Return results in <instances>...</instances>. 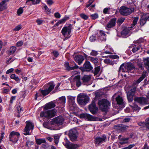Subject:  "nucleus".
<instances>
[{
    "instance_id": "nucleus-56",
    "label": "nucleus",
    "mask_w": 149,
    "mask_h": 149,
    "mask_svg": "<svg viewBox=\"0 0 149 149\" xmlns=\"http://www.w3.org/2000/svg\"><path fill=\"white\" fill-rule=\"evenodd\" d=\"M91 17L92 19H96L98 18V15L97 14L95 13L92 15Z\"/></svg>"
},
{
    "instance_id": "nucleus-24",
    "label": "nucleus",
    "mask_w": 149,
    "mask_h": 149,
    "mask_svg": "<svg viewBox=\"0 0 149 149\" xmlns=\"http://www.w3.org/2000/svg\"><path fill=\"white\" fill-rule=\"evenodd\" d=\"M9 0H4L2 1L0 3V11H2L7 8V5L6 3Z\"/></svg>"
},
{
    "instance_id": "nucleus-50",
    "label": "nucleus",
    "mask_w": 149,
    "mask_h": 149,
    "mask_svg": "<svg viewBox=\"0 0 149 149\" xmlns=\"http://www.w3.org/2000/svg\"><path fill=\"white\" fill-rule=\"evenodd\" d=\"M147 19H140V23L142 26H143L146 23Z\"/></svg>"
},
{
    "instance_id": "nucleus-33",
    "label": "nucleus",
    "mask_w": 149,
    "mask_h": 149,
    "mask_svg": "<svg viewBox=\"0 0 149 149\" xmlns=\"http://www.w3.org/2000/svg\"><path fill=\"white\" fill-rule=\"evenodd\" d=\"M51 146L52 145H49L48 143L46 142L44 143V144L42 145L41 147L43 149H51Z\"/></svg>"
},
{
    "instance_id": "nucleus-14",
    "label": "nucleus",
    "mask_w": 149,
    "mask_h": 149,
    "mask_svg": "<svg viewBox=\"0 0 149 149\" xmlns=\"http://www.w3.org/2000/svg\"><path fill=\"white\" fill-rule=\"evenodd\" d=\"M63 143L65 146L68 149H76L79 146L77 144H73L68 141H66L65 143Z\"/></svg>"
},
{
    "instance_id": "nucleus-44",
    "label": "nucleus",
    "mask_w": 149,
    "mask_h": 149,
    "mask_svg": "<svg viewBox=\"0 0 149 149\" xmlns=\"http://www.w3.org/2000/svg\"><path fill=\"white\" fill-rule=\"evenodd\" d=\"M54 137V138L55 143L56 144H57L58 143L59 136L58 135H55Z\"/></svg>"
},
{
    "instance_id": "nucleus-29",
    "label": "nucleus",
    "mask_w": 149,
    "mask_h": 149,
    "mask_svg": "<svg viewBox=\"0 0 149 149\" xmlns=\"http://www.w3.org/2000/svg\"><path fill=\"white\" fill-rule=\"evenodd\" d=\"M148 75L147 73L145 71L143 72L142 74V76L137 80V83L140 82L143 79H144Z\"/></svg>"
},
{
    "instance_id": "nucleus-38",
    "label": "nucleus",
    "mask_w": 149,
    "mask_h": 149,
    "mask_svg": "<svg viewBox=\"0 0 149 149\" xmlns=\"http://www.w3.org/2000/svg\"><path fill=\"white\" fill-rule=\"evenodd\" d=\"M49 86L47 89L50 92L54 88L55 85L52 82L49 83Z\"/></svg>"
},
{
    "instance_id": "nucleus-10",
    "label": "nucleus",
    "mask_w": 149,
    "mask_h": 149,
    "mask_svg": "<svg viewBox=\"0 0 149 149\" xmlns=\"http://www.w3.org/2000/svg\"><path fill=\"white\" fill-rule=\"evenodd\" d=\"M107 139V137L105 134H103L101 137H97L95 139V143L97 146H99L104 142Z\"/></svg>"
},
{
    "instance_id": "nucleus-26",
    "label": "nucleus",
    "mask_w": 149,
    "mask_h": 149,
    "mask_svg": "<svg viewBox=\"0 0 149 149\" xmlns=\"http://www.w3.org/2000/svg\"><path fill=\"white\" fill-rule=\"evenodd\" d=\"M16 50V48L14 46H12L10 47L9 50L7 51V53L9 55H10L13 54L15 52Z\"/></svg>"
},
{
    "instance_id": "nucleus-32",
    "label": "nucleus",
    "mask_w": 149,
    "mask_h": 149,
    "mask_svg": "<svg viewBox=\"0 0 149 149\" xmlns=\"http://www.w3.org/2000/svg\"><path fill=\"white\" fill-rule=\"evenodd\" d=\"M88 60L93 62L95 65L98 63V59L91 56L88 57Z\"/></svg>"
},
{
    "instance_id": "nucleus-34",
    "label": "nucleus",
    "mask_w": 149,
    "mask_h": 149,
    "mask_svg": "<svg viewBox=\"0 0 149 149\" xmlns=\"http://www.w3.org/2000/svg\"><path fill=\"white\" fill-rule=\"evenodd\" d=\"M128 139L129 138H123L120 139L119 143L121 145L125 144L127 142V141Z\"/></svg>"
},
{
    "instance_id": "nucleus-19",
    "label": "nucleus",
    "mask_w": 149,
    "mask_h": 149,
    "mask_svg": "<svg viewBox=\"0 0 149 149\" xmlns=\"http://www.w3.org/2000/svg\"><path fill=\"white\" fill-rule=\"evenodd\" d=\"M125 70L128 73H133L135 67L132 64H128L125 66Z\"/></svg>"
},
{
    "instance_id": "nucleus-40",
    "label": "nucleus",
    "mask_w": 149,
    "mask_h": 149,
    "mask_svg": "<svg viewBox=\"0 0 149 149\" xmlns=\"http://www.w3.org/2000/svg\"><path fill=\"white\" fill-rule=\"evenodd\" d=\"M34 143V142L33 141H27L26 143V146L29 148L31 146L33 145Z\"/></svg>"
},
{
    "instance_id": "nucleus-58",
    "label": "nucleus",
    "mask_w": 149,
    "mask_h": 149,
    "mask_svg": "<svg viewBox=\"0 0 149 149\" xmlns=\"http://www.w3.org/2000/svg\"><path fill=\"white\" fill-rule=\"evenodd\" d=\"M54 16L56 18H60L61 17V15L58 12H56L54 14Z\"/></svg>"
},
{
    "instance_id": "nucleus-30",
    "label": "nucleus",
    "mask_w": 149,
    "mask_h": 149,
    "mask_svg": "<svg viewBox=\"0 0 149 149\" xmlns=\"http://www.w3.org/2000/svg\"><path fill=\"white\" fill-rule=\"evenodd\" d=\"M91 77L89 75H84L82 77L81 80L83 82L86 83L88 82L91 79Z\"/></svg>"
},
{
    "instance_id": "nucleus-18",
    "label": "nucleus",
    "mask_w": 149,
    "mask_h": 149,
    "mask_svg": "<svg viewBox=\"0 0 149 149\" xmlns=\"http://www.w3.org/2000/svg\"><path fill=\"white\" fill-rule=\"evenodd\" d=\"M53 120L54 123L59 125H62L64 121V119L63 117L60 116L54 118Z\"/></svg>"
},
{
    "instance_id": "nucleus-37",
    "label": "nucleus",
    "mask_w": 149,
    "mask_h": 149,
    "mask_svg": "<svg viewBox=\"0 0 149 149\" xmlns=\"http://www.w3.org/2000/svg\"><path fill=\"white\" fill-rule=\"evenodd\" d=\"M59 102L63 105L65 102V96H62L59 98Z\"/></svg>"
},
{
    "instance_id": "nucleus-62",
    "label": "nucleus",
    "mask_w": 149,
    "mask_h": 149,
    "mask_svg": "<svg viewBox=\"0 0 149 149\" xmlns=\"http://www.w3.org/2000/svg\"><path fill=\"white\" fill-rule=\"evenodd\" d=\"M43 21L41 19H37L36 22L38 25H40L43 22Z\"/></svg>"
},
{
    "instance_id": "nucleus-47",
    "label": "nucleus",
    "mask_w": 149,
    "mask_h": 149,
    "mask_svg": "<svg viewBox=\"0 0 149 149\" xmlns=\"http://www.w3.org/2000/svg\"><path fill=\"white\" fill-rule=\"evenodd\" d=\"M23 11V10L22 8V7H20L19 8V9L17 10V14L18 15H19L21 14Z\"/></svg>"
},
{
    "instance_id": "nucleus-53",
    "label": "nucleus",
    "mask_w": 149,
    "mask_h": 149,
    "mask_svg": "<svg viewBox=\"0 0 149 149\" xmlns=\"http://www.w3.org/2000/svg\"><path fill=\"white\" fill-rule=\"evenodd\" d=\"M124 19H118L117 21L118 24L120 25L124 21Z\"/></svg>"
},
{
    "instance_id": "nucleus-63",
    "label": "nucleus",
    "mask_w": 149,
    "mask_h": 149,
    "mask_svg": "<svg viewBox=\"0 0 149 149\" xmlns=\"http://www.w3.org/2000/svg\"><path fill=\"white\" fill-rule=\"evenodd\" d=\"M142 149H149V147L148 146L147 143H145L143 148Z\"/></svg>"
},
{
    "instance_id": "nucleus-35",
    "label": "nucleus",
    "mask_w": 149,
    "mask_h": 149,
    "mask_svg": "<svg viewBox=\"0 0 149 149\" xmlns=\"http://www.w3.org/2000/svg\"><path fill=\"white\" fill-rule=\"evenodd\" d=\"M130 106L134 110L136 111H139L140 109V108L139 107H138L137 105L134 104H130Z\"/></svg>"
},
{
    "instance_id": "nucleus-13",
    "label": "nucleus",
    "mask_w": 149,
    "mask_h": 149,
    "mask_svg": "<svg viewBox=\"0 0 149 149\" xmlns=\"http://www.w3.org/2000/svg\"><path fill=\"white\" fill-rule=\"evenodd\" d=\"M93 67L91 65L90 63L88 61H86L83 65V70L87 72L92 71L93 72Z\"/></svg>"
},
{
    "instance_id": "nucleus-57",
    "label": "nucleus",
    "mask_w": 149,
    "mask_h": 149,
    "mask_svg": "<svg viewBox=\"0 0 149 149\" xmlns=\"http://www.w3.org/2000/svg\"><path fill=\"white\" fill-rule=\"evenodd\" d=\"M108 56L109 57V58H111L113 59L118 58V56L116 55L109 56H106V57H107Z\"/></svg>"
},
{
    "instance_id": "nucleus-23",
    "label": "nucleus",
    "mask_w": 149,
    "mask_h": 149,
    "mask_svg": "<svg viewBox=\"0 0 149 149\" xmlns=\"http://www.w3.org/2000/svg\"><path fill=\"white\" fill-rule=\"evenodd\" d=\"M116 19H111L106 27V29L108 30L109 28L114 26L116 24Z\"/></svg>"
},
{
    "instance_id": "nucleus-48",
    "label": "nucleus",
    "mask_w": 149,
    "mask_h": 149,
    "mask_svg": "<svg viewBox=\"0 0 149 149\" xmlns=\"http://www.w3.org/2000/svg\"><path fill=\"white\" fill-rule=\"evenodd\" d=\"M98 54L97 52L94 50H92L90 53V55L92 56H95Z\"/></svg>"
},
{
    "instance_id": "nucleus-45",
    "label": "nucleus",
    "mask_w": 149,
    "mask_h": 149,
    "mask_svg": "<svg viewBox=\"0 0 149 149\" xmlns=\"http://www.w3.org/2000/svg\"><path fill=\"white\" fill-rule=\"evenodd\" d=\"M17 109L18 113H19L22 111H23V107L20 105L17 106Z\"/></svg>"
},
{
    "instance_id": "nucleus-8",
    "label": "nucleus",
    "mask_w": 149,
    "mask_h": 149,
    "mask_svg": "<svg viewBox=\"0 0 149 149\" xmlns=\"http://www.w3.org/2000/svg\"><path fill=\"white\" fill-rule=\"evenodd\" d=\"M77 131L75 129H71L69 132L68 136L71 140L72 141H76L77 137Z\"/></svg>"
},
{
    "instance_id": "nucleus-6",
    "label": "nucleus",
    "mask_w": 149,
    "mask_h": 149,
    "mask_svg": "<svg viewBox=\"0 0 149 149\" xmlns=\"http://www.w3.org/2000/svg\"><path fill=\"white\" fill-rule=\"evenodd\" d=\"M64 66L66 70L68 71L78 68V66L74 61L70 63H69L68 62H65L64 64Z\"/></svg>"
},
{
    "instance_id": "nucleus-59",
    "label": "nucleus",
    "mask_w": 149,
    "mask_h": 149,
    "mask_svg": "<svg viewBox=\"0 0 149 149\" xmlns=\"http://www.w3.org/2000/svg\"><path fill=\"white\" fill-rule=\"evenodd\" d=\"M104 61L105 63L107 64H109L111 65L112 63L111 61L109 59H105L104 60Z\"/></svg>"
},
{
    "instance_id": "nucleus-1",
    "label": "nucleus",
    "mask_w": 149,
    "mask_h": 149,
    "mask_svg": "<svg viewBox=\"0 0 149 149\" xmlns=\"http://www.w3.org/2000/svg\"><path fill=\"white\" fill-rule=\"evenodd\" d=\"M55 106L54 103L52 102L47 104L44 107L45 110L40 113V116L42 117H45L48 119L54 117L56 114V110L55 109L51 110H48V109L53 108Z\"/></svg>"
},
{
    "instance_id": "nucleus-31",
    "label": "nucleus",
    "mask_w": 149,
    "mask_h": 149,
    "mask_svg": "<svg viewBox=\"0 0 149 149\" xmlns=\"http://www.w3.org/2000/svg\"><path fill=\"white\" fill-rule=\"evenodd\" d=\"M36 141V143L38 145H40L42 143H46V140L45 139H37L35 138Z\"/></svg>"
},
{
    "instance_id": "nucleus-28",
    "label": "nucleus",
    "mask_w": 149,
    "mask_h": 149,
    "mask_svg": "<svg viewBox=\"0 0 149 149\" xmlns=\"http://www.w3.org/2000/svg\"><path fill=\"white\" fill-rule=\"evenodd\" d=\"M40 1V0H36V1L35 0H27L26 3L28 5H31V1L33 4L35 5L39 3Z\"/></svg>"
},
{
    "instance_id": "nucleus-5",
    "label": "nucleus",
    "mask_w": 149,
    "mask_h": 149,
    "mask_svg": "<svg viewBox=\"0 0 149 149\" xmlns=\"http://www.w3.org/2000/svg\"><path fill=\"white\" fill-rule=\"evenodd\" d=\"M19 135L20 134L18 132L12 131L9 135L10 141L14 143H16L19 137Z\"/></svg>"
},
{
    "instance_id": "nucleus-61",
    "label": "nucleus",
    "mask_w": 149,
    "mask_h": 149,
    "mask_svg": "<svg viewBox=\"0 0 149 149\" xmlns=\"http://www.w3.org/2000/svg\"><path fill=\"white\" fill-rule=\"evenodd\" d=\"M46 2L47 3L49 6L52 4L54 3V2L52 0H47Z\"/></svg>"
},
{
    "instance_id": "nucleus-15",
    "label": "nucleus",
    "mask_w": 149,
    "mask_h": 149,
    "mask_svg": "<svg viewBox=\"0 0 149 149\" xmlns=\"http://www.w3.org/2000/svg\"><path fill=\"white\" fill-rule=\"evenodd\" d=\"M80 117L81 118L87 119L88 120L93 121L95 120L94 117L93 116L86 113H83L80 115Z\"/></svg>"
},
{
    "instance_id": "nucleus-36",
    "label": "nucleus",
    "mask_w": 149,
    "mask_h": 149,
    "mask_svg": "<svg viewBox=\"0 0 149 149\" xmlns=\"http://www.w3.org/2000/svg\"><path fill=\"white\" fill-rule=\"evenodd\" d=\"M100 66H96L95 68V70L93 72L94 75L95 76L98 74L100 70Z\"/></svg>"
},
{
    "instance_id": "nucleus-9",
    "label": "nucleus",
    "mask_w": 149,
    "mask_h": 149,
    "mask_svg": "<svg viewBox=\"0 0 149 149\" xmlns=\"http://www.w3.org/2000/svg\"><path fill=\"white\" fill-rule=\"evenodd\" d=\"M72 26L70 24L68 26L63 28L61 31L62 34L65 37H68L71 33Z\"/></svg>"
},
{
    "instance_id": "nucleus-4",
    "label": "nucleus",
    "mask_w": 149,
    "mask_h": 149,
    "mask_svg": "<svg viewBox=\"0 0 149 149\" xmlns=\"http://www.w3.org/2000/svg\"><path fill=\"white\" fill-rule=\"evenodd\" d=\"M77 100L79 104L85 105L89 101V97L84 94H79L77 97Z\"/></svg>"
},
{
    "instance_id": "nucleus-51",
    "label": "nucleus",
    "mask_w": 149,
    "mask_h": 149,
    "mask_svg": "<svg viewBox=\"0 0 149 149\" xmlns=\"http://www.w3.org/2000/svg\"><path fill=\"white\" fill-rule=\"evenodd\" d=\"M21 28V26L20 25H18L16 26L14 29L13 30L14 31H18Z\"/></svg>"
},
{
    "instance_id": "nucleus-25",
    "label": "nucleus",
    "mask_w": 149,
    "mask_h": 149,
    "mask_svg": "<svg viewBox=\"0 0 149 149\" xmlns=\"http://www.w3.org/2000/svg\"><path fill=\"white\" fill-rule=\"evenodd\" d=\"M74 80L76 82V86L77 87H79L81 84V83L80 81V76L79 75H77L74 77Z\"/></svg>"
},
{
    "instance_id": "nucleus-49",
    "label": "nucleus",
    "mask_w": 149,
    "mask_h": 149,
    "mask_svg": "<svg viewBox=\"0 0 149 149\" xmlns=\"http://www.w3.org/2000/svg\"><path fill=\"white\" fill-rule=\"evenodd\" d=\"M141 19H149V13L143 14Z\"/></svg>"
},
{
    "instance_id": "nucleus-55",
    "label": "nucleus",
    "mask_w": 149,
    "mask_h": 149,
    "mask_svg": "<svg viewBox=\"0 0 149 149\" xmlns=\"http://www.w3.org/2000/svg\"><path fill=\"white\" fill-rule=\"evenodd\" d=\"M23 44V42L22 41L18 42L16 44V46L17 47H19L22 46Z\"/></svg>"
},
{
    "instance_id": "nucleus-12",
    "label": "nucleus",
    "mask_w": 149,
    "mask_h": 149,
    "mask_svg": "<svg viewBox=\"0 0 149 149\" xmlns=\"http://www.w3.org/2000/svg\"><path fill=\"white\" fill-rule=\"evenodd\" d=\"M88 108L90 111L93 114H95L98 111V108L96 106L95 103L94 101H92L89 105Z\"/></svg>"
},
{
    "instance_id": "nucleus-20",
    "label": "nucleus",
    "mask_w": 149,
    "mask_h": 149,
    "mask_svg": "<svg viewBox=\"0 0 149 149\" xmlns=\"http://www.w3.org/2000/svg\"><path fill=\"white\" fill-rule=\"evenodd\" d=\"M115 127L119 131L123 132H124L126 129L128 128V126L124 125L123 124H119L118 125H115Z\"/></svg>"
},
{
    "instance_id": "nucleus-46",
    "label": "nucleus",
    "mask_w": 149,
    "mask_h": 149,
    "mask_svg": "<svg viewBox=\"0 0 149 149\" xmlns=\"http://www.w3.org/2000/svg\"><path fill=\"white\" fill-rule=\"evenodd\" d=\"M110 9V8H104L103 10V13L104 14H109Z\"/></svg>"
},
{
    "instance_id": "nucleus-64",
    "label": "nucleus",
    "mask_w": 149,
    "mask_h": 149,
    "mask_svg": "<svg viewBox=\"0 0 149 149\" xmlns=\"http://www.w3.org/2000/svg\"><path fill=\"white\" fill-rule=\"evenodd\" d=\"M53 54L54 55V56H55L56 57H57L59 55V54L58 52L57 51H53Z\"/></svg>"
},
{
    "instance_id": "nucleus-60",
    "label": "nucleus",
    "mask_w": 149,
    "mask_h": 149,
    "mask_svg": "<svg viewBox=\"0 0 149 149\" xmlns=\"http://www.w3.org/2000/svg\"><path fill=\"white\" fill-rule=\"evenodd\" d=\"M96 37L95 36H91L90 38V40L91 42L94 41L95 40Z\"/></svg>"
},
{
    "instance_id": "nucleus-11",
    "label": "nucleus",
    "mask_w": 149,
    "mask_h": 149,
    "mask_svg": "<svg viewBox=\"0 0 149 149\" xmlns=\"http://www.w3.org/2000/svg\"><path fill=\"white\" fill-rule=\"evenodd\" d=\"M68 99L69 109L71 110L75 111L77 108L76 104L74 102V98L70 97H69Z\"/></svg>"
},
{
    "instance_id": "nucleus-54",
    "label": "nucleus",
    "mask_w": 149,
    "mask_h": 149,
    "mask_svg": "<svg viewBox=\"0 0 149 149\" xmlns=\"http://www.w3.org/2000/svg\"><path fill=\"white\" fill-rule=\"evenodd\" d=\"M80 16L82 19H88V16L82 13L80 15Z\"/></svg>"
},
{
    "instance_id": "nucleus-52",
    "label": "nucleus",
    "mask_w": 149,
    "mask_h": 149,
    "mask_svg": "<svg viewBox=\"0 0 149 149\" xmlns=\"http://www.w3.org/2000/svg\"><path fill=\"white\" fill-rule=\"evenodd\" d=\"M138 19H134L133 21V23L132 24V26L130 27L131 28H132L136 24Z\"/></svg>"
},
{
    "instance_id": "nucleus-2",
    "label": "nucleus",
    "mask_w": 149,
    "mask_h": 149,
    "mask_svg": "<svg viewBox=\"0 0 149 149\" xmlns=\"http://www.w3.org/2000/svg\"><path fill=\"white\" fill-rule=\"evenodd\" d=\"M135 6L133 4L129 8L125 6L121 7L120 9V13L122 15L127 16L131 14L134 10Z\"/></svg>"
},
{
    "instance_id": "nucleus-22",
    "label": "nucleus",
    "mask_w": 149,
    "mask_h": 149,
    "mask_svg": "<svg viewBox=\"0 0 149 149\" xmlns=\"http://www.w3.org/2000/svg\"><path fill=\"white\" fill-rule=\"evenodd\" d=\"M74 60L80 65L84 59V57L81 55L76 56L74 58Z\"/></svg>"
},
{
    "instance_id": "nucleus-43",
    "label": "nucleus",
    "mask_w": 149,
    "mask_h": 149,
    "mask_svg": "<svg viewBox=\"0 0 149 149\" xmlns=\"http://www.w3.org/2000/svg\"><path fill=\"white\" fill-rule=\"evenodd\" d=\"M143 61L145 65L148 66L149 68V58H147L144 59Z\"/></svg>"
},
{
    "instance_id": "nucleus-3",
    "label": "nucleus",
    "mask_w": 149,
    "mask_h": 149,
    "mask_svg": "<svg viewBox=\"0 0 149 149\" xmlns=\"http://www.w3.org/2000/svg\"><path fill=\"white\" fill-rule=\"evenodd\" d=\"M98 104L101 110L103 111H107L110 106V102L107 100L103 99L99 100L98 102Z\"/></svg>"
},
{
    "instance_id": "nucleus-42",
    "label": "nucleus",
    "mask_w": 149,
    "mask_h": 149,
    "mask_svg": "<svg viewBox=\"0 0 149 149\" xmlns=\"http://www.w3.org/2000/svg\"><path fill=\"white\" fill-rule=\"evenodd\" d=\"M66 19H61V20L58 21L56 23L54 26H58L60 24H63L64 23Z\"/></svg>"
},
{
    "instance_id": "nucleus-39",
    "label": "nucleus",
    "mask_w": 149,
    "mask_h": 149,
    "mask_svg": "<svg viewBox=\"0 0 149 149\" xmlns=\"http://www.w3.org/2000/svg\"><path fill=\"white\" fill-rule=\"evenodd\" d=\"M10 78L13 79H14L15 81L18 82L20 80V79L17 77L16 76L15 74H12L10 76Z\"/></svg>"
},
{
    "instance_id": "nucleus-7",
    "label": "nucleus",
    "mask_w": 149,
    "mask_h": 149,
    "mask_svg": "<svg viewBox=\"0 0 149 149\" xmlns=\"http://www.w3.org/2000/svg\"><path fill=\"white\" fill-rule=\"evenodd\" d=\"M26 125L24 129V134L25 135L29 134V132L30 130H33L34 125L33 124L29 121L26 122Z\"/></svg>"
},
{
    "instance_id": "nucleus-16",
    "label": "nucleus",
    "mask_w": 149,
    "mask_h": 149,
    "mask_svg": "<svg viewBox=\"0 0 149 149\" xmlns=\"http://www.w3.org/2000/svg\"><path fill=\"white\" fill-rule=\"evenodd\" d=\"M135 101L141 104H148V99L144 97H137L134 99Z\"/></svg>"
},
{
    "instance_id": "nucleus-27",
    "label": "nucleus",
    "mask_w": 149,
    "mask_h": 149,
    "mask_svg": "<svg viewBox=\"0 0 149 149\" xmlns=\"http://www.w3.org/2000/svg\"><path fill=\"white\" fill-rule=\"evenodd\" d=\"M129 29L126 27L125 28L121 31V35L122 37H125L129 33Z\"/></svg>"
},
{
    "instance_id": "nucleus-41",
    "label": "nucleus",
    "mask_w": 149,
    "mask_h": 149,
    "mask_svg": "<svg viewBox=\"0 0 149 149\" xmlns=\"http://www.w3.org/2000/svg\"><path fill=\"white\" fill-rule=\"evenodd\" d=\"M41 93L43 95L45 96L49 94L50 92L47 89H46L44 90H42L41 91Z\"/></svg>"
},
{
    "instance_id": "nucleus-21",
    "label": "nucleus",
    "mask_w": 149,
    "mask_h": 149,
    "mask_svg": "<svg viewBox=\"0 0 149 149\" xmlns=\"http://www.w3.org/2000/svg\"><path fill=\"white\" fill-rule=\"evenodd\" d=\"M116 100L117 104L124 107L125 105L124 102L122 97L120 95H118L116 98Z\"/></svg>"
},
{
    "instance_id": "nucleus-17",
    "label": "nucleus",
    "mask_w": 149,
    "mask_h": 149,
    "mask_svg": "<svg viewBox=\"0 0 149 149\" xmlns=\"http://www.w3.org/2000/svg\"><path fill=\"white\" fill-rule=\"evenodd\" d=\"M135 90L132 89L129 91L127 94V98L129 102H131L133 100V96L134 95Z\"/></svg>"
}]
</instances>
